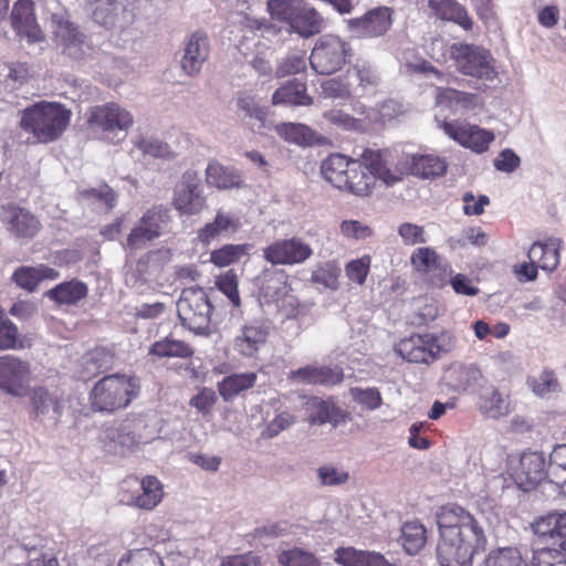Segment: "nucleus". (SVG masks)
Masks as SVG:
<instances>
[{
    "label": "nucleus",
    "mask_w": 566,
    "mask_h": 566,
    "mask_svg": "<svg viewBox=\"0 0 566 566\" xmlns=\"http://www.w3.org/2000/svg\"><path fill=\"white\" fill-rule=\"evenodd\" d=\"M436 518L440 566H472L474 556L485 551L488 542L475 516L459 504L448 503L438 510Z\"/></svg>",
    "instance_id": "f257e3e1"
},
{
    "label": "nucleus",
    "mask_w": 566,
    "mask_h": 566,
    "mask_svg": "<svg viewBox=\"0 0 566 566\" xmlns=\"http://www.w3.org/2000/svg\"><path fill=\"white\" fill-rule=\"evenodd\" d=\"M323 178L334 188L357 196L369 197L376 186L361 157L352 158L340 153L329 154L321 164Z\"/></svg>",
    "instance_id": "f03ea898"
},
{
    "label": "nucleus",
    "mask_w": 566,
    "mask_h": 566,
    "mask_svg": "<svg viewBox=\"0 0 566 566\" xmlns=\"http://www.w3.org/2000/svg\"><path fill=\"white\" fill-rule=\"evenodd\" d=\"M139 394L138 377L115 373L102 377L93 385L88 394V402L94 412L113 415L128 408Z\"/></svg>",
    "instance_id": "7ed1b4c3"
},
{
    "label": "nucleus",
    "mask_w": 566,
    "mask_h": 566,
    "mask_svg": "<svg viewBox=\"0 0 566 566\" xmlns=\"http://www.w3.org/2000/svg\"><path fill=\"white\" fill-rule=\"evenodd\" d=\"M72 113L57 102L41 101L22 111L20 127L30 133L36 143L50 144L64 134Z\"/></svg>",
    "instance_id": "20e7f679"
},
{
    "label": "nucleus",
    "mask_w": 566,
    "mask_h": 566,
    "mask_svg": "<svg viewBox=\"0 0 566 566\" xmlns=\"http://www.w3.org/2000/svg\"><path fill=\"white\" fill-rule=\"evenodd\" d=\"M268 10L273 20L304 38L318 34L324 25L323 17L303 0H269Z\"/></svg>",
    "instance_id": "39448f33"
},
{
    "label": "nucleus",
    "mask_w": 566,
    "mask_h": 566,
    "mask_svg": "<svg viewBox=\"0 0 566 566\" xmlns=\"http://www.w3.org/2000/svg\"><path fill=\"white\" fill-rule=\"evenodd\" d=\"M455 338L442 332L436 334H412L401 339L396 350L407 361L413 364L430 365L434 363L442 353H449L454 347Z\"/></svg>",
    "instance_id": "423d86ee"
},
{
    "label": "nucleus",
    "mask_w": 566,
    "mask_h": 566,
    "mask_svg": "<svg viewBox=\"0 0 566 566\" xmlns=\"http://www.w3.org/2000/svg\"><path fill=\"white\" fill-rule=\"evenodd\" d=\"M360 157L366 169L374 177L376 187L377 181H381L385 186L391 187L402 181L406 177L407 166L405 154H398L388 148H365Z\"/></svg>",
    "instance_id": "0eeeda50"
},
{
    "label": "nucleus",
    "mask_w": 566,
    "mask_h": 566,
    "mask_svg": "<svg viewBox=\"0 0 566 566\" xmlns=\"http://www.w3.org/2000/svg\"><path fill=\"white\" fill-rule=\"evenodd\" d=\"M181 324L196 334H206L210 329L212 305L203 289H186L177 303Z\"/></svg>",
    "instance_id": "6e6552de"
},
{
    "label": "nucleus",
    "mask_w": 566,
    "mask_h": 566,
    "mask_svg": "<svg viewBox=\"0 0 566 566\" xmlns=\"http://www.w3.org/2000/svg\"><path fill=\"white\" fill-rule=\"evenodd\" d=\"M119 502L140 510L151 511L163 500L164 488L155 475L143 479L127 476L119 486Z\"/></svg>",
    "instance_id": "1a4fd4ad"
},
{
    "label": "nucleus",
    "mask_w": 566,
    "mask_h": 566,
    "mask_svg": "<svg viewBox=\"0 0 566 566\" xmlns=\"http://www.w3.org/2000/svg\"><path fill=\"white\" fill-rule=\"evenodd\" d=\"M451 59L460 73L480 80L492 81L497 72L492 64L490 51L468 43H453L450 48Z\"/></svg>",
    "instance_id": "9d476101"
},
{
    "label": "nucleus",
    "mask_w": 566,
    "mask_h": 566,
    "mask_svg": "<svg viewBox=\"0 0 566 566\" xmlns=\"http://www.w3.org/2000/svg\"><path fill=\"white\" fill-rule=\"evenodd\" d=\"M349 51L348 43L339 36L325 34L316 41L310 55V64L318 74H333L346 64Z\"/></svg>",
    "instance_id": "9b49d317"
},
{
    "label": "nucleus",
    "mask_w": 566,
    "mask_h": 566,
    "mask_svg": "<svg viewBox=\"0 0 566 566\" xmlns=\"http://www.w3.org/2000/svg\"><path fill=\"white\" fill-rule=\"evenodd\" d=\"M86 124L90 129L99 132L104 138L115 143L109 135L115 132H127L134 124L133 115L119 104L109 102L96 105L87 111Z\"/></svg>",
    "instance_id": "f8f14e48"
},
{
    "label": "nucleus",
    "mask_w": 566,
    "mask_h": 566,
    "mask_svg": "<svg viewBox=\"0 0 566 566\" xmlns=\"http://www.w3.org/2000/svg\"><path fill=\"white\" fill-rule=\"evenodd\" d=\"M31 364L19 356H0V389L13 397H23L30 389Z\"/></svg>",
    "instance_id": "ddd939ff"
},
{
    "label": "nucleus",
    "mask_w": 566,
    "mask_h": 566,
    "mask_svg": "<svg viewBox=\"0 0 566 566\" xmlns=\"http://www.w3.org/2000/svg\"><path fill=\"white\" fill-rule=\"evenodd\" d=\"M263 259L272 265H297L313 255L311 244L300 237L277 239L263 249Z\"/></svg>",
    "instance_id": "4468645a"
},
{
    "label": "nucleus",
    "mask_w": 566,
    "mask_h": 566,
    "mask_svg": "<svg viewBox=\"0 0 566 566\" xmlns=\"http://www.w3.org/2000/svg\"><path fill=\"white\" fill-rule=\"evenodd\" d=\"M0 221L8 233L17 240H32L42 230L40 219L29 209L14 202L1 207Z\"/></svg>",
    "instance_id": "2eb2a0df"
},
{
    "label": "nucleus",
    "mask_w": 566,
    "mask_h": 566,
    "mask_svg": "<svg viewBox=\"0 0 566 566\" xmlns=\"http://www.w3.org/2000/svg\"><path fill=\"white\" fill-rule=\"evenodd\" d=\"M172 206L181 214L192 216L200 213L206 207L201 181L196 171L184 172L174 190Z\"/></svg>",
    "instance_id": "dca6fc26"
},
{
    "label": "nucleus",
    "mask_w": 566,
    "mask_h": 566,
    "mask_svg": "<svg viewBox=\"0 0 566 566\" xmlns=\"http://www.w3.org/2000/svg\"><path fill=\"white\" fill-rule=\"evenodd\" d=\"M410 264L416 272L427 276L431 286L441 289L448 284L451 271L434 249L429 247L415 249L410 256Z\"/></svg>",
    "instance_id": "f3484780"
},
{
    "label": "nucleus",
    "mask_w": 566,
    "mask_h": 566,
    "mask_svg": "<svg viewBox=\"0 0 566 566\" xmlns=\"http://www.w3.org/2000/svg\"><path fill=\"white\" fill-rule=\"evenodd\" d=\"M444 133L461 146L471 149L476 154L486 151L490 144L494 140L493 132L481 128L478 125L458 124L455 122H446L443 124Z\"/></svg>",
    "instance_id": "a211bd4d"
},
{
    "label": "nucleus",
    "mask_w": 566,
    "mask_h": 566,
    "mask_svg": "<svg viewBox=\"0 0 566 566\" xmlns=\"http://www.w3.org/2000/svg\"><path fill=\"white\" fill-rule=\"evenodd\" d=\"M63 411V399L57 390H50L44 386H36L30 391V417L44 422L56 423Z\"/></svg>",
    "instance_id": "6ab92c4d"
},
{
    "label": "nucleus",
    "mask_w": 566,
    "mask_h": 566,
    "mask_svg": "<svg viewBox=\"0 0 566 566\" xmlns=\"http://www.w3.org/2000/svg\"><path fill=\"white\" fill-rule=\"evenodd\" d=\"M287 379L304 385L333 387L344 380V371L339 366L306 365L291 370Z\"/></svg>",
    "instance_id": "aec40b11"
},
{
    "label": "nucleus",
    "mask_w": 566,
    "mask_h": 566,
    "mask_svg": "<svg viewBox=\"0 0 566 566\" xmlns=\"http://www.w3.org/2000/svg\"><path fill=\"white\" fill-rule=\"evenodd\" d=\"M10 18L11 25L18 35L27 38L30 43L44 40V33L36 22L34 2L32 0H17Z\"/></svg>",
    "instance_id": "412c9836"
},
{
    "label": "nucleus",
    "mask_w": 566,
    "mask_h": 566,
    "mask_svg": "<svg viewBox=\"0 0 566 566\" xmlns=\"http://www.w3.org/2000/svg\"><path fill=\"white\" fill-rule=\"evenodd\" d=\"M515 476L518 485L524 490H531L546 476L549 478V464H546L544 453L537 451L522 453Z\"/></svg>",
    "instance_id": "4be33fe9"
},
{
    "label": "nucleus",
    "mask_w": 566,
    "mask_h": 566,
    "mask_svg": "<svg viewBox=\"0 0 566 566\" xmlns=\"http://www.w3.org/2000/svg\"><path fill=\"white\" fill-rule=\"evenodd\" d=\"M270 335L269 327L259 322L244 324L232 342V349L241 357L254 358Z\"/></svg>",
    "instance_id": "5701e85b"
},
{
    "label": "nucleus",
    "mask_w": 566,
    "mask_h": 566,
    "mask_svg": "<svg viewBox=\"0 0 566 566\" xmlns=\"http://www.w3.org/2000/svg\"><path fill=\"white\" fill-rule=\"evenodd\" d=\"M210 53V44L208 36L200 32H193L185 42L184 54L181 56V69L189 75L199 74L202 65L208 60Z\"/></svg>",
    "instance_id": "b1692460"
},
{
    "label": "nucleus",
    "mask_w": 566,
    "mask_h": 566,
    "mask_svg": "<svg viewBox=\"0 0 566 566\" xmlns=\"http://www.w3.org/2000/svg\"><path fill=\"white\" fill-rule=\"evenodd\" d=\"M289 274L282 269H264L259 280V293L266 302H279L291 291Z\"/></svg>",
    "instance_id": "393cba45"
},
{
    "label": "nucleus",
    "mask_w": 566,
    "mask_h": 566,
    "mask_svg": "<svg viewBox=\"0 0 566 566\" xmlns=\"http://www.w3.org/2000/svg\"><path fill=\"white\" fill-rule=\"evenodd\" d=\"M54 35L62 46V52L74 60L84 55L85 35L78 28L66 20H57Z\"/></svg>",
    "instance_id": "a878e982"
},
{
    "label": "nucleus",
    "mask_w": 566,
    "mask_h": 566,
    "mask_svg": "<svg viewBox=\"0 0 566 566\" xmlns=\"http://www.w3.org/2000/svg\"><path fill=\"white\" fill-rule=\"evenodd\" d=\"M562 240L549 238L545 242H534L527 253L530 261L535 262L543 271L552 272L558 264L560 259Z\"/></svg>",
    "instance_id": "bb28decb"
},
{
    "label": "nucleus",
    "mask_w": 566,
    "mask_h": 566,
    "mask_svg": "<svg viewBox=\"0 0 566 566\" xmlns=\"http://www.w3.org/2000/svg\"><path fill=\"white\" fill-rule=\"evenodd\" d=\"M428 6L438 19L453 22L465 31L472 30L473 20L457 0H429Z\"/></svg>",
    "instance_id": "cd10ccee"
},
{
    "label": "nucleus",
    "mask_w": 566,
    "mask_h": 566,
    "mask_svg": "<svg viewBox=\"0 0 566 566\" xmlns=\"http://www.w3.org/2000/svg\"><path fill=\"white\" fill-rule=\"evenodd\" d=\"M405 161L407 166L406 176L431 178L441 176L447 170L446 161L432 155L405 154Z\"/></svg>",
    "instance_id": "c85d7f7f"
},
{
    "label": "nucleus",
    "mask_w": 566,
    "mask_h": 566,
    "mask_svg": "<svg viewBox=\"0 0 566 566\" xmlns=\"http://www.w3.org/2000/svg\"><path fill=\"white\" fill-rule=\"evenodd\" d=\"M334 560L342 566H392L380 553L352 546L337 548Z\"/></svg>",
    "instance_id": "c756f323"
},
{
    "label": "nucleus",
    "mask_w": 566,
    "mask_h": 566,
    "mask_svg": "<svg viewBox=\"0 0 566 566\" xmlns=\"http://www.w3.org/2000/svg\"><path fill=\"white\" fill-rule=\"evenodd\" d=\"M59 276V271L44 264L39 266L22 265L13 272L12 281L19 287L33 292L43 280H56Z\"/></svg>",
    "instance_id": "7c9ffc66"
},
{
    "label": "nucleus",
    "mask_w": 566,
    "mask_h": 566,
    "mask_svg": "<svg viewBox=\"0 0 566 566\" xmlns=\"http://www.w3.org/2000/svg\"><path fill=\"white\" fill-rule=\"evenodd\" d=\"M391 10L387 7L377 8L366 13L356 21V27L361 35L367 38L379 36L391 27Z\"/></svg>",
    "instance_id": "2f4dec72"
},
{
    "label": "nucleus",
    "mask_w": 566,
    "mask_h": 566,
    "mask_svg": "<svg viewBox=\"0 0 566 566\" xmlns=\"http://www.w3.org/2000/svg\"><path fill=\"white\" fill-rule=\"evenodd\" d=\"M273 105L310 106L313 97L307 94L306 84L300 81H289L272 95Z\"/></svg>",
    "instance_id": "473e14b6"
},
{
    "label": "nucleus",
    "mask_w": 566,
    "mask_h": 566,
    "mask_svg": "<svg viewBox=\"0 0 566 566\" xmlns=\"http://www.w3.org/2000/svg\"><path fill=\"white\" fill-rule=\"evenodd\" d=\"M532 527L541 537L562 539V546L566 543V512L541 516L534 521Z\"/></svg>",
    "instance_id": "72a5a7b5"
},
{
    "label": "nucleus",
    "mask_w": 566,
    "mask_h": 566,
    "mask_svg": "<svg viewBox=\"0 0 566 566\" xmlns=\"http://www.w3.org/2000/svg\"><path fill=\"white\" fill-rule=\"evenodd\" d=\"M87 294L88 286L77 279L60 283L48 292L50 300L63 305H75Z\"/></svg>",
    "instance_id": "f704fd0d"
},
{
    "label": "nucleus",
    "mask_w": 566,
    "mask_h": 566,
    "mask_svg": "<svg viewBox=\"0 0 566 566\" xmlns=\"http://www.w3.org/2000/svg\"><path fill=\"white\" fill-rule=\"evenodd\" d=\"M206 172L208 184L219 189L239 188L243 184L242 176L237 169L218 161L209 163Z\"/></svg>",
    "instance_id": "c9c22d12"
},
{
    "label": "nucleus",
    "mask_w": 566,
    "mask_h": 566,
    "mask_svg": "<svg viewBox=\"0 0 566 566\" xmlns=\"http://www.w3.org/2000/svg\"><path fill=\"white\" fill-rule=\"evenodd\" d=\"M192 347L179 339H175L171 335L164 337L160 340L155 342L149 350V356L158 358H190L193 355Z\"/></svg>",
    "instance_id": "e433bc0d"
},
{
    "label": "nucleus",
    "mask_w": 566,
    "mask_h": 566,
    "mask_svg": "<svg viewBox=\"0 0 566 566\" xmlns=\"http://www.w3.org/2000/svg\"><path fill=\"white\" fill-rule=\"evenodd\" d=\"M310 405L312 413L310 415L308 422L311 424H324L326 422H332L336 426L346 418V415L339 407L317 397L312 398Z\"/></svg>",
    "instance_id": "4c0bfd02"
},
{
    "label": "nucleus",
    "mask_w": 566,
    "mask_h": 566,
    "mask_svg": "<svg viewBox=\"0 0 566 566\" xmlns=\"http://www.w3.org/2000/svg\"><path fill=\"white\" fill-rule=\"evenodd\" d=\"M255 373L233 374L218 382V391L224 400H231L244 390L252 388L256 381Z\"/></svg>",
    "instance_id": "58836bf2"
},
{
    "label": "nucleus",
    "mask_w": 566,
    "mask_h": 566,
    "mask_svg": "<svg viewBox=\"0 0 566 566\" xmlns=\"http://www.w3.org/2000/svg\"><path fill=\"white\" fill-rule=\"evenodd\" d=\"M124 10L122 0H94L92 17L96 23L111 28L115 25L119 13Z\"/></svg>",
    "instance_id": "ea45409f"
},
{
    "label": "nucleus",
    "mask_w": 566,
    "mask_h": 566,
    "mask_svg": "<svg viewBox=\"0 0 566 566\" xmlns=\"http://www.w3.org/2000/svg\"><path fill=\"white\" fill-rule=\"evenodd\" d=\"M170 221L169 209L160 205L148 209L138 222L157 239L167 231Z\"/></svg>",
    "instance_id": "a19ab883"
},
{
    "label": "nucleus",
    "mask_w": 566,
    "mask_h": 566,
    "mask_svg": "<svg viewBox=\"0 0 566 566\" xmlns=\"http://www.w3.org/2000/svg\"><path fill=\"white\" fill-rule=\"evenodd\" d=\"M401 542L408 554L419 553L427 543L426 527L419 522L405 523L401 527Z\"/></svg>",
    "instance_id": "79ce46f5"
},
{
    "label": "nucleus",
    "mask_w": 566,
    "mask_h": 566,
    "mask_svg": "<svg viewBox=\"0 0 566 566\" xmlns=\"http://www.w3.org/2000/svg\"><path fill=\"white\" fill-rule=\"evenodd\" d=\"M276 134L287 143L310 146L314 140L313 130L300 123H281L275 126Z\"/></svg>",
    "instance_id": "37998d69"
},
{
    "label": "nucleus",
    "mask_w": 566,
    "mask_h": 566,
    "mask_svg": "<svg viewBox=\"0 0 566 566\" xmlns=\"http://www.w3.org/2000/svg\"><path fill=\"white\" fill-rule=\"evenodd\" d=\"M549 481L566 496V444L555 447L549 455Z\"/></svg>",
    "instance_id": "c03bdc74"
},
{
    "label": "nucleus",
    "mask_w": 566,
    "mask_h": 566,
    "mask_svg": "<svg viewBox=\"0 0 566 566\" xmlns=\"http://www.w3.org/2000/svg\"><path fill=\"white\" fill-rule=\"evenodd\" d=\"M340 268L337 261L331 260L321 262L311 274V282L329 290L339 287Z\"/></svg>",
    "instance_id": "a18cd8bd"
},
{
    "label": "nucleus",
    "mask_w": 566,
    "mask_h": 566,
    "mask_svg": "<svg viewBox=\"0 0 566 566\" xmlns=\"http://www.w3.org/2000/svg\"><path fill=\"white\" fill-rule=\"evenodd\" d=\"M250 245L244 244H224L220 249H217L211 252L210 261L219 266H228L230 264L237 263L240 259L249 253Z\"/></svg>",
    "instance_id": "49530a36"
},
{
    "label": "nucleus",
    "mask_w": 566,
    "mask_h": 566,
    "mask_svg": "<svg viewBox=\"0 0 566 566\" xmlns=\"http://www.w3.org/2000/svg\"><path fill=\"white\" fill-rule=\"evenodd\" d=\"M484 566H528L522 557L521 552L515 547H502L491 551Z\"/></svg>",
    "instance_id": "de8ad7c7"
},
{
    "label": "nucleus",
    "mask_w": 566,
    "mask_h": 566,
    "mask_svg": "<svg viewBox=\"0 0 566 566\" xmlns=\"http://www.w3.org/2000/svg\"><path fill=\"white\" fill-rule=\"evenodd\" d=\"M480 409L491 418H500L510 412V403L496 388L481 397Z\"/></svg>",
    "instance_id": "09e8293b"
},
{
    "label": "nucleus",
    "mask_w": 566,
    "mask_h": 566,
    "mask_svg": "<svg viewBox=\"0 0 566 566\" xmlns=\"http://www.w3.org/2000/svg\"><path fill=\"white\" fill-rule=\"evenodd\" d=\"M118 566H165L159 554L149 548L128 552L118 562Z\"/></svg>",
    "instance_id": "8fccbe9b"
},
{
    "label": "nucleus",
    "mask_w": 566,
    "mask_h": 566,
    "mask_svg": "<svg viewBox=\"0 0 566 566\" xmlns=\"http://www.w3.org/2000/svg\"><path fill=\"white\" fill-rule=\"evenodd\" d=\"M527 384L533 392L539 397L560 390V384L551 369H544L538 376L528 378Z\"/></svg>",
    "instance_id": "3c124183"
},
{
    "label": "nucleus",
    "mask_w": 566,
    "mask_h": 566,
    "mask_svg": "<svg viewBox=\"0 0 566 566\" xmlns=\"http://www.w3.org/2000/svg\"><path fill=\"white\" fill-rule=\"evenodd\" d=\"M277 560L283 566H321L319 559L313 553L296 547L283 551Z\"/></svg>",
    "instance_id": "603ef678"
},
{
    "label": "nucleus",
    "mask_w": 566,
    "mask_h": 566,
    "mask_svg": "<svg viewBox=\"0 0 566 566\" xmlns=\"http://www.w3.org/2000/svg\"><path fill=\"white\" fill-rule=\"evenodd\" d=\"M113 356L104 348H95L84 357V369L90 375H97L107 370L112 365Z\"/></svg>",
    "instance_id": "864d4df0"
},
{
    "label": "nucleus",
    "mask_w": 566,
    "mask_h": 566,
    "mask_svg": "<svg viewBox=\"0 0 566 566\" xmlns=\"http://www.w3.org/2000/svg\"><path fill=\"white\" fill-rule=\"evenodd\" d=\"M371 256L365 254L361 258L349 261L345 265V274L350 282L364 285L369 274Z\"/></svg>",
    "instance_id": "5fc2aeb1"
},
{
    "label": "nucleus",
    "mask_w": 566,
    "mask_h": 566,
    "mask_svg": "<svg viewBox=\"0 0 566 566\" xmlns=\"http://www.w3.org/2000/svg\"><path fill=\"white\" fill-rule=\"evenodd\" d=\"M134 144L144 155L164 159L174 157V151L169 145L159 139L139 137Z\"/></svg>",
    "instance_id": "6e6d98bb"
},
{
    "label": "nucleus",
    "mask_w": 566,
    "mask_h": 566,
    "mask_svg": "<svg viewBox=\"0 0 566 566\" xmlns=\"http://www.w3.org/2000/svg\"><path fill=\"white\" fill-rule=\"evenodd\" d=\"M216 285L229 298L234 307H239L241 305V298L238 290L239 280L233 270H229L224 274L218 276Z\"/></svg>",
    "instance_id": "4d7b16f0"
},
{
    "label": "nucleus",
    "mask_w": 566,
    "mask_h": 566,
    "mask_svg": "<svg viewBox=\"0 0 566 566\" xmlns=\"http://www.w3.org/2000/svg\"><path fill=\"white\" fill-rule=\"evenodd\" d=\"M441 102L447 101L451 105L460 106L464 109H472L478 106L479 96L474 93L458 91L455 88H444L440 94Z\"/></svg>",
    "instance_id": "13d9d810"
},
{
    "label": "nucleus",
    "mask_w": 566,
    "mask_h": 566,
    "mask_svg": "<svg viewBox=\"0 0 566 566\" xmlns=\"http://www.w3.org/2000/svg\"><path fill=\"white\" fill-rule=\"evenodd\" d=\"M398 234L406 245H417L427 242L424 228L416 223H401L398 227Z\"/></svg>",
    "instance_id": "bf43d9fd"
},
{
    "label": "nucleus",
    "mask_w": 566,
    "mask_h": 566,
    "mask_svg": "<svg viewBox=\"0 0 566 566\" xmlns=\"http://www.w3.org/2000/svg\"><path fill=\"white\" fill-rule=\"evenodd\" d=\"M534 566H566V552L539 549L534 554Z\"/></svg>",
    "instance_id": "052dcab7"
},
{
    "label": "nucleus",
    "mask_w": 566,
    "mask_h": 566,
    "mask_svg": "<svg viewBox=\"0 0 566 566\" xmlns=\"http://www.w3.org/2000/svg\"><path fill=\"white\" fill-rule=\"evenodd\" d=\"M322 94L327 98H348L352 95L350 85L340 78H329L322 83Z\"/></svg>",
    "instance_id": "680f3d73"
},
{
    "label": "nucleus",
    "mask_w": 566,
    "mask_h": 566,
    "mask_svg": "<svg viewBox=\"0 0 566 566\" xmlns=\"http://www.w3.org/2000/svg\"><path fill=\"white\" fill-rule=\"evenodd\" d=\"M148 229L139 222L130 230L126 239V248L130 251H136L145 248L148 242L155 240Z\"/></svg>",
    "instance_id": "e2e57ef3"
},
{
    "label": "nucleus",
    "mask_w": 566,
    "mask_h": 566,
    "mask_svg": "<svg viewBox=\"0 0 566 566\" xmlns=\"http://www.w3.org/2000/svg\"><path fill=\"white\" fill-rule=\"evenodd\" d=\"M352 396L358 403L370 410L379 408L382 403L380 391L377 388H353Z\"/></svg>",
    "instance_id": "0e129e2a"
},
{
    "label": "nucleus",
    "mask_w": 566,
    "mask_h": 566,
    "mask_svg": "<svg viewBox=\"0 0 566 566\" xmlns=\"http://www.w3.org/2000/svg\"><path fill=\"white\" fill-rule=\"evenodd\" d=\"M324 118L328 123L347 130H357L361 126L359 119L339 109H332L324 113Z\"/></svg>",
    "instance_id": "69168bd1"
},
{
    "label": "nucleus",
    "mask_w": 566,
    "mask_h": 566,
    "mask_svg": "<svg viewBox=\"0 0 566 566\" xmlns=\"http://www.w3.org/2000/svg\"><path fill=\"white\" fill-rule=\"evenodd\" d=\"M238 107L245 113L250 118H254L261 124H264L266 118V111L264 107H261L256 102L254 96L243 94L238 97Z\"/></svg>",
    "instance_id": "338daca9"
},
{
    "label": "nucleus",
    "mask_w": 566,
    "mask_h": 566,
    "mask_svg": "<svg viewBox=\"0 0 566 566\" xmlns=\"http://www.w3.org/2000/svg\"><path fill=\"white\" fill-rule=\"evenodd\" d=\"M216 402V392L212 389L205 387L190 399L189 405L206 416L211 412Z\"/></svg>",
    "instance_id": "774afa93"
}]
</instances>
